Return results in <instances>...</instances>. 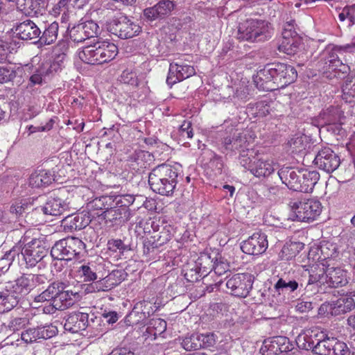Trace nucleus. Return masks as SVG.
I'll return each mask as SVG.
<instances>
[{
    "instance_id": "nucleus-36",
    "label": "nucleus",
    "mask_w": 355,
    "mask_h": 355,
    "mask_svg": "<svg viewBox=\"0 0 355 355\" xmlns=\"http://www.w3.org/2000/svg\"><path fill=\"white\" fill-rule=\"evenodd\" d=\"M17 8L26 15L33 16L40 12V0H16Z\"/></svg>"
},
{
    "instance_id": "nucleus-2",
    "label": "nucleus",
    "mask_w": 355,
    "mask_h": 355,
    "mask_svg": "<svg viewBox=\"0 0 355 355\" xmlns=\"http://www.w3.org/2000/svg\"><path fill=\"white\" fill-rule=\"evenodd\" d=\"M312 267L315 275H312V291L317 290L318 293H327L328 288L344 286L349 279V273L341 267L324 268V264L316 263Z\"/></svg>"
},
{
    "instance_id": "nucleus-53",
    "label": "nucleus",
    "mask_w": 355,
    "mask_h": 355,
    "mask_svg": "<svg viewBox=\"0 0 355 355\" xmlns=\"http://www.w3.org/2000/svg\"><path fill=\"white\" fill-rule=\"evenodd\" d=\"M240 153L239 155V162L240 164L245 167V168H248L250 170V167L252 166V157L254 155V152L252 148H249L248 150H242Z\"/></svg>"
},
{
    "instance_id": "nucleus-27",
    "label": "nucleus",
    "mask_w": 355,
    "mask_h": 355,
    "mask_svg": "<svg viewBox=\"0 0 355 355\" xmlns=\"http://www.w3.org/2000/svg\"><path fill=\"white\" fill-rule=\"evenodd\" d=\"M89 223V216L83 213L67 215L63 220L64 227L70 230H82L87 227Z\"/></svg>"
},
{
    "instance_id": "nucleus-3",
    "label": "nucleus",
    "mask_w": 355,
    "mask_h": 355,
    "mask_svg": "<svg viewBox=\"0 0 355 355\" xmlns=\"http://www.w3.org/2000/svg\"><path fill=\"white\" fill-rule=\"evenodd\" d=\"M180 173L178 165L162 164L155 167L149 174L148 183L150 189L162 196H171L178 183Z\"/></svg>"
},
{
    "instance_id": "nucleus-22",
    "label": "nucleus",
    "mask_w": 355,
    "mask_h": 355,
    "mask_svg": "<svg viewBox=\"0 0 355 355\" xmlns=\"http://www.w3.org/2000/svg\"><path fill=\"white\" fill-rule=\"evenodd\" d=\"M322 118L325 120L324 123L329 125L328 130H331L338 135L343 134L341 124L344 116L339 108L333 107L328 108L322 113Z\"/></svg>"
},
{
    "instance_id": "nucleus-58",
    "label": "nucleus",
    "mask_w": 355,
    "mask_h": 355,
    "mask_svg": "<svg viewBox=\"0 0 355 355\" xmlns=\"http://www.w3.org/2000/svg\"><path fill=\"white\" fill-rule=\"evenodd\" d=\"M107 248L110 251L123 253L127 248L121 239H112L107 242Z\"/></svg>"
},
{
    "instance_id": "nucleus-51",
    "label": "nucleus",
    "mask_w": 355,
    "mask_h": 355,
    "mask_svg": "<svg viewBox=\"0 0 355 355\" xmlns=\"http://www.w3.org/2000/svg\"><path fill=\"white\" fill-rule=\"evenodd\" d=\"M67 285L65 283L60 282H54L51 284L45 291L51 298V302H53L55 298L58 295L59 292H61L62 289H65Z\"/></svg>"
},
{
    "instance_id": "nucleus-43",
    "label": "nucleus",
    "mask_w": 355,
    "mask_h": 355,
    "mask_svg": "<svg viewBox=\"0 0 355 355\" xmlns=\"http://www.w3.org/2000/svg\"><path fill=\"white\" fill-rule=\"evenodd\" d=\"M182 347L187 351L196 350L200 348L198 334L186 336L182 341Z\"/></svg>"
},
{
    "instance_id": "nucleus-18",
    "label": "nucleus",
    "mask_w": 355,
    "mask_h": 355,
    "mask_svg": "<svg viewBox=\"0 0 355 355\" xmlns=\"http://www.w3.org/2000/svg\"><path fill=\"white\" fill-rule=\"evenodd\" d=\"M175 4L171 0H159L155 6L144 10V16L150 21L162 19L169 15L175 8Z\"/></svg>"
},
{
    "instance_id": "nucleus-50",
    "label": "nucleus",
    "mask_w": 355,
    "mask_h": 355,
    "mask_svg": "<svg viewBox=\"0 0 355 355\" xmlns=\"http://www.w3.org/2000/svg\"><path fill=\"white\" fill-rule=\"evenodd\" d=\"M296 344L300 349L309 351L311 347V332L309 329L298 335L296 338Z\"/></svg>"
},
{
    "instance_id": "nucleus-54",
    "label": "nucleus",
    "mask_w": 355,
    "mask_h": 355,
    "mask_svg": "<svg viewBox=\"0 0 355 355\" xmlns=\"http://www.w3.org/2000/svg\"><path fill=\"white\" fill-rule=\"evenodd\" d=\"M200 348L214 346L216 344V335L214 333L198 334Z\"/></svg>"
},
{
    "instance_id": "nucleus-46",
    "label": "nucleus",
    "mask_w": 355,
    "mask_h": 355,
    "mask_svg": "<svg viewBox=\"0 0 355 355\" xmlns=\"http://www.w3.org/2000/svg\"><path fill=\"white\" fill-rule=\"evenodd\" d=\"M112 196H101L94 199L91 205L94 209L107 211L112 206Z\"/></svg>"
},
{
    "instance_id": "nucleus-16",
    "label": "nucleus",
    "mask_w": 355,
    "mask_h": 355,
    "mask_svg": "<svg viewBox=\"0 0 355 355\" xmlns=\"http://www.w3.org/2000/svg\"><path fill=\"white\" fill-rule=\"evenodd\" d=\"M313 162L320 169L328 173L335 171L340 164L339 157L329 147L319 150Z\"/></svg>"
},
{
    "instance_id": "nucleus-11",
    "label": "nucleus",
    "mask_w": 355,
    "mask_h": 355,
    "mask_svg": "<svg viewBox=\"0 0 355 355\" xmlns=\"http://www.w3.org/2000/svg\"><path fill=\"white\" fill-rule=\"evenodd\" d=\"M252 277L248 273L234 275L226 282V286L231 294L239 297H247L252 288Z\"/></svg>"
},
{
    "instance_id": "nucleus-21",
    "label": "nucleus",
    "mask_w": 355,
    "mask_h": 355,
    "mask_svg": "<svg viewBox=\"0 0 355 355\" xmlns=\"http://www.w3.org/2000/svg\"><path fill=\"white\" fill-rule=\"evenodd\" d=\"M334 338H327L323 332L314 334L312 338V355H331Z\"/></svg>"
},
{
    "instance_id": "nucleus-63",
    "label": "nucleus",
    "mask_w": 355,
    "mask_h": 355,
    "mask_svg": "<svg viewBox=\"0 0 355 355\" xmlns=\"http://www.w3.org/2000/svg\"><path fill=\"white\" fill-rule=\"evenodd\" d=\"M318 314L321 316L328 314L334 315L332 302H325L322 304L318 309Z\"/></svg>"
},
{
    "instance_id": "nucleus-14",
    "label": "nucleus",
    "mask_w": 355,
    "mask_h": 355,
    "mask_svg": "<svg viewBox=\"0 0 355 355\" xmlns=\"http://www.w3.org/2000/svg\"><path fill=\"white\" fill-rule=\"evenodd\" d=\"M196 73L193 67L184 63L182 60L170 64L166 83L172 86L181 82Z\"/></svg>"
},
{
    "instance_id": "nucleus-64",
    "label": "nucleus",
    "mask_w": 355,
    "mask_h": 355,
    "mask_svg": "<svg viewBox=\"0 0 355 355\" xmlns=\"http://www.w3.org/2000/svg\"><path fill=\"white\" fill-rule=\"evenodd\" d=\"M26 322V318H16L12 320L10 322V327L13 331H17L23 327Z\"/></svg>"
},
{
    "instance_id": "nucleus-39",
    "label": "nucleus",
    "mask_w": 355,
    "mask_h": 355,
    "mask_svg": "<svg viewBox=\"0 0 355 355\" xmlns=\"http://www.w3.org/2000/svg\"><path fill=\"white\" fill-rule=\"evenodd\" d=\"M302 248V244L301 243L291 242L286 243L279 253V257L282 259L290 260L297 254Z\"/></svg>"
},
{
    "instance_id": "nucleus-1",
    "label": "nucleus",
    "mask_w": 355,
    "mask_h": 355,
    "mask_svg": "<svg viewBox=\"0 0 355 355\" xmlns=\"http://www.w3.org/2000/svg\"><path fill=\"white\" fill-rule=\"evenodd\" d=\"M295 69L284 63H273L266 65L257 72L254 78L257 87L263 89L274 90L284 88L297 78Z\"/></svg>"
},
{
    "instance_id": "nucleus-47",
    "label": "nucleus",
    "mask_w": 355,
    "mask_h": 355,
    "mask_svg": "<svg viewBox=\"0 0 355 355\" xmlns=\"http://www.w3.org/2000/svg\"><path fill=\"white\" fill-rule=\"evenodd\" d=\"M68 31L71 40L75 42H82L87 40L80 23L71 28L69 27Z\"/></svg>"
},
{
    "instance_id": "nucleus-31",
    "label": "nucleus",
    "mask_w": 355,
    "mask_h": 355,
    "mask_svg": "<svg viewBox=\"0 0 355 355\" xmlns=\"http://www.w3.org/2000/svg\"><path fill=\"white\" fill-rule=\"evenodd\" d=\"M101 215L106 220L110 222L119 221V223L125 222L131 217L130 211H126L124 209H121V208L114 205L110 206L109 209L103 211Z\"/></svg>"
},
{
    "instance_id": "nucleus-6",
    "label": "nucleus",
    "mask_w": 355,
    "mask_h": 355,
    "mask_svg": "<svg viewBox=\"0 0 355 355\" xmlns=\"http://www.w3.org/2000/svg\"><path fill=\"white\" fill-rule=\"evenodd\" d=\"M270 27L268 21L249 19L239 25L237 37L240 40L260 42L270 37Z\"/></svg>"
},
{
    "instance_id": "nucleus-61",
    "label": "nucleus",
    "mask_w": 355,
    "mask_h": 355,
    "mask_svg": "<svg viewBox=\"0 0 355 355\" xmlns=\"http://www.w3.org/2000/svg\"><path fill=\"white\" fill-rule=\"evenodd\" d=\"M352 6L349 7H345L341 12L338 15V19L340 21H344L347 18L354 23L355 22V15L354 13H352Z\"/></svg>"
},
{
    "instance_id": "nucleus-26",
    "label": "nucleus",
    "mask_w": 355,
    "mask_h": 355,
    "mask_svg": "<svg viewBox=\"0 0 355 355\" xmlns=\"http://www.w3.org/2000/svg\"><path fill=\"white\" fill-rule=\"evenodd\" d=\"M289 218L292 220L309 222L311 218V202H295L292 206Z\"/></svg>"
},
{
    "instance_id": "nucleus-15",
    "label": "nucleus",
    "mask_w": 355,
    "mask_h": 355,
    "mask_svg": "<svg viewBox=\"0 0 355 355\" xmlns=\"http://www.w3.org/2000/svg\"><path fill=\"white\" fill-rule=\"evenodd\" d=\"M268 247L267 236L262 232H256L242 242L241 249L245 254L259 255L265 252Z\"/></svg>"
},
{
    "instance_id": "nucleus-35",
    "label": "nucleus",
    "mask_w": 355,
    "mask_h": 355,
    "mask_svg": "<svg viewBox=\"0 0 355 355\" xmlns=\"http://www.w3.org/2000/svg\"><path fill=\"white\" fill-rule=\"evenodd\" d=\"M17 304V296L12 295L6 286V289L0 291V313L12 309Z\"/></svg>"
},
{
    "instance_id": "nucleus-38",
    "label": "nucleus",
    "mask_w": 355,
    "mask_h": 355,
    "mask_svg": "<svg viewBox=\"0 0 355 355\" xmlns=\"http://www.w3.org/2000/svg\"><path fill=\"white\" fill-rule=\"evenodd\" d=\"M213 260L210 255L207 253H202L200 255L196 263L198 270V272L201 273L200 276H206L208 274V271L213 269Z\"/></svg>"
},
{
    "instance_id": "nucleus-7",
    "label": "nucleus",
    "mask_w": 355,
    "mask_h": 355,
    "mask_svg": "<svg viewBox=\"0 0 355 355\" xmlns=\"http://www.w3.org/2000/svg\"><path fill=\"white\" fill-rule=\"evenodd\" d=\"M354 53L355 44H347L344 46L329 45L323 51V55L325 58V64L329 70H338L346 73L348 67L344 64L340 60V56L344 53Z\"/></svg>"
},
{
    "instance_id": "nucleus-33",
    "label": "nucleus",
    "mask_w": 355,
    "mask_h": 355,
    "mask_svg": "<svg viewBox=\"0 0 355 355\" xmlns=\"http://www.w3.org/2000/svg\"><path fill=\"white\" fill-rule=\"evenodd\" d=\"M273 162L272 160H263L261 159L254 161L250 171L256 177H266L274 172Z\"/></svg>"
},
{
    "instance_id": "nucleus-4",
    "label": "nucleus",
    "mask_w": 355,
    "mask_h": 355,
    "mask_svg": "<svg viewBox=\"0 0 355 355\" xmlns=\"http://www.w3.org/2000/svg\"><path fill=\"white\" fill-rule=\"evenodd\" d=\"M46 250L40 240L32 239L29 241L26 236H24L17 245L4 254L0 262L6 261L10 266L15 257H19L21 254L26 265L33 267L46 256Z\"/></svg>"
},
{
    "instance_id": "nucleus-59",
    "label": "nucleus",
    "mask_w": 355,
    "mask_h": 355,
    "mask_svg": "<svg viewBox=\"0 0 355 355\" xmlns=\"http://www.w3.org/2000/svg\"><path fill=\"white\" fill-rule=\"evenodd\" d=\"M180 135L183 138L191 139L193 136V129L191 128V122L184 121L179 129Z\"/></svg>"
},
{
    "instance_id": "nucleus-10",
    "label": "nucleus",
    "mask_w": 355,
    "mask_h": 355,
    "mask_svg": "<svg viewBox=\"0 0 355 355\" xmlns=\"http://www.w3.org/2000/svg\"><path fill=\"white\" fill-rule=\"evenodd\" d=\"M65 57V54L62 53L59 55L53 63L44 62L39 65V67L33 71V74L30 76L27 88H32L35 85H42L43 80L46 77L52 75L54 72H56L61 69V62H63Z\"/></svg>"
},
{
    "instance_id": "nucleus-13",
    "label": "nucleus",
    "mask_w": 355,
    "mask_h": 355,
    "mask_svg": "<svg viewBox=\"0 0 355 355\" xmlns=\"http://www.w3.org/2000/svg\"><path fill=\"white\" fill-rule=\"evenodd\" d=\"M78 297V292L62 289L61 292H59L53 302H51L43 307V312L46 314H52L57 310L67 309L74 304L75 300Z\"/></svg>"
},
{
    "instance_id": "nucleus-37",
    "label": "nucleus",
    "mask_w": 355,
    "mask_h": 355,
    "mask_svg": "<svg viewBox=\"0 0 355 355\" xmlns=\"http://www.w3.org/2000/svg\"><path fill=\"white\" fill-rule=\"evenodd\" d=\"M335 252V247L332 243L322 241L320 242V245H318L315 251H314V257L318 256L317 258L318 260H325L331 257Z\"/></svg>"
},
{
    "instance_id": "nucleus-17",
    "label": "nucleus",
    "mask_w": 355,
    "mask_h": 355,
    "mask_svg": "<svg viewBox=\"0 0 355 355\" xmlns=\"http://www.w3.org/2000/svg\"><path fill=\"white\" fill-rule=\"evenodd\" d=\"M57 327L52 324H45L37 328H30L21 333V339L26 343L35 342L39 339H48L55 336Z\"/></svg>"
},
{
    "instance_id": "nucleus-62",
    "label": "nucleus",
    "mask_w": 355,
    "mask_h": 355,
    "mask_svg": "<svg viewBox=\"0 0 355 355\" xmlns=\"http://www.w3.org/2000/svg\"><path fill=\"white\" fill-rule=\"evenodd\" d=\"M322 209L321 202L318 200L312 199V221L320 215Z\"/></svg>"
},
{
    "instance_id": "nucleus-5",
    "label": "nucleus",
    "mask_w": 355,
    "mask_h": 355,
    "mask_svg": "<svg viewBox=\"0 0 355 355\" xmlns=\"http://www.w3.org/2000/svg\"><path fill=\"white\" fill-rule=\"evenodd\" d=\"M118 53L117 46L107 40H96L78 52L80 59L89 64H102L112 60Z\"/></svg>"
},
{
    "instance_id": "nucleus-48",
    "label": "nucleus",
    "mask_w": 355,
    "mask_h": 355,
    "mask_svg": "<svg viewBox=\"0 0 355 355\" xmlns=\"http://www.w3.org/2000/svg\"><path fill=\"white\" fill-rule=\"evenodd\" d=\"M298 287V284L295 281H288L280 278L277 283L275 284V289L277 292L280 293L285 291H288L290 292L295 291Z\"/></svg>"
},
{
    "instance_id": "nucleus-12",
    "label": "nucleus",
    "mask_w": 355,
    "mask_h": 355,
    "mask_svg": "<svg viewBox=\"0 0 355 355\" xmlns=\"http://www.w3.org/2000/svg\"><path fill=\"white\" fill-rule=\"evenodd\" d=\"M300 39L294 29L293 22H287L282 31V40L279 51L287 55L295 54L299 47Z\"/></svg>"
},
{
    "instance_id": "nucleus-9",
    "label": "nucleus",
    "mask_w": 355,
    "mask_h": 355,
    "mask_svg": "<svg viewBox=\"0 0 355 355\" xmlns=\"http://www.w3.org/2000/svg\"><path fill=\"white\" fill-rule=\"evenodd\" d=\"M254 138V134L248 130L235 134L232 137L224 138L221 152L228 154L235 150L241 152L243 149L249 150Z\"/></svg>"
},
{
    "instance_id": "nucleus-45",
    "label": "nucleus",
    "mask_w": 355,
    "mask_h": 355,
    "mask_svg": "<svg viewBox=\"0 0 355 355\" xmlns=\"http://www.w3.org/2000/svg\"><path fill=\"white\" fill-rule=\"evenodd\" d=\"M69 249L71 250L73 258L80 254L85 249V243L78 238L68 237L67 238Z\"/></svg>"
},
{
    "instance_id": "nucleus-30",
    "label": "nucleus",
    "mask_w": 355,
    "mask_h": 355,
    "mask_svg": "<svg viewBox=\"0 0 355 355\" xmlns=\"http://www.w3.org/2000/svg\"><path fill=\"white\" fill-rule=\"evenodd\" d=\"M69 209L68 205L60 198H49L42 209L45 214L59 216Z\"/></svg>"
},
{
    "instance_id": "nucleus-25",
    "label": "nucleus",
    "mask_w": 355,
    "mask_h": 355,
    "mask_svg": "<svg viewBox=\"0 0 355 355\" xmlns=\"http://www.w3.org/2000/svg\"><path fill=\"white\" fill-rule=\"evenodd\" d=\"M72 250L69 249L68 242L66 239L57 241L52 247L51 254L54 259L62 261H69L73 259Z\"/></svg>"
},
{
    "instance_id": "nucleus-56",
    "label": "nucleus",
    "mask_w": 355,
    "mask_h": 355,
    "mask_svg": "<svg viewBox=\"0 0 355 355\" xmlns=\"http://www.w3.org/2000/svg\"><path fill=\"white\" fill-rule=\"evenodd\" d=\"M332 345L331 354L334 355H351V352L345 343L338 341L334 338Z\"/></svg>"
},
{
    "instance_id": "nucleus-40",
    "label": "nucleus",
    "mask_w": 355,
    "mask_h": 355,
    "mask_svg": "<svg viewBox=\"0 0 355 355\" xmlns=\"http://www.w3.org/2000/svg\"><path fill=\"white\" fill-rule=\"evenodd\" d=\"M59 26L57 22H53L44 30L40 41L42 44H51L54 42L58 37Z\"/></svg>"
},
{
    "instance_id": "nucleus-29",
    "label": "nucleus",
    "mask_w": 355,
    "mask_h": 355,
    "mask_svg": "<svg viewBox=\"0 0 355 355\" xmlns=\"http://www.w3.org/2000/svg\"><path fill=\"white\" fill-rule=\"evenodd\" d=\"M166 329V322L161 318H153L150 320L144 336L146 339L155 340L158 336L162 335Z\"/></svg>"
},
{
    "instance_id": "nucleus-41",
    "label": "nucleus",
    "mask_w": 355,
    "mask_h": 355,
    "mask_svg": "<svg viewBox=\"0 0 355 355\" xmlns=\"http://www.w3.org/2000/svg\"><path fill=\"white\" fill-rule=\"evenodd\" d=\"M135 200L134 196L130 194L112 196V205L116 206L121 209L130 211L128 207L134 202Z\"/></svg>"
},
{
    "instance_id": "nucleus-49",
    "label": "nucleus",
    "mask_w": 355,
    "mask_h": 355,
    "mask_svg": "<svg viewBox=\"0 0 355 355\" xmlns=\"http://www.w3.org/2000/svg\"><path fill=\"white\" fill-rule=\"evenodd\" d=\"M87 39L96 37L99 33L98 25L93 21L80 23Z\"/></svg>"
},
{
    "instance_id": "nucleus-55",
    "label": "nucleus",
    "mask_w": 355,
    "mask_h": 355,
    "mask_svg": "<svg viewBox=\"0 0 355 355\" xmlns=\"http://www.w3.org/2000/svg\"><path fill=\"white\" fill-rule=\"evenodd\" d=\"M277 342L276 341V336L272 337L271 338H269L268 340H266L263 342V345L261 348L263 351L266 349L268 353L267 355H277L280 354L279 351L278 350V346Z\"/></svg>"
},
{
    "instance_id": "nucleus-19",
    "label": "nucleus",
    "mask_w": 355,
    "mask_h": 355,
    "mask_svg": "<svg viewBox=\"0 0 355 355\" xmlns=\"http://www.w3.org/2000/svg\"><path fill=\"white\" fill-rule=\"evenodd\" d=\"M14 34L22 40H32L37 39L41 35V31L35 22L30 19L17 23L13 26Z\"/></svg>"
},
{
    "instance_id": "nucleus-28",
    "label": "nucleus",
    "mask_w": 355,
    "mask_h": 355,
    "mask_svg": "<svg viewBox=\"0 0 355 355\" xmlns=\"http://www.w3.org/2000/svg\"><path fill=\"white\" fill-rule=\"evenodd\" d=\"M103 268V266L101 264L96 265L89 263L82 265L78 269V272L84 277V280L86 282L94 281L97 279L101 280L103 276H104L101 270Z\"/></svg>"
},
{
    "instance_id": "nucleus-23",
    "label": "nucleus",
    "mask_w": 355,
    "mask_h": 355,
    "mask_svg": "<svg viewBox=\"0 0 355 355\" xmlns=\"http://www.w3.org/2000/svg\"><path fill=\"white\" fill-rule=\"evenodd\" d=\"M105 275V272H103ZM126 277V273L122 270H115L107 275L103 276L101 280L96 282L98 291H106L119 285Z\"/></svg>"
},
{
    "instance_id": "nucleus-57",
    "label": "nucleus",
    "mask_w": 355,
    "mask_h": 355,
    "mask_svg": "<svg viewBox=\"0 0 355 355\" xmlns=\"http://www.w3.org/2000/svg\"><path fill=\"white\" fill-rule=\"evenodd\" d=\"M276 341L277 342V346H278V350L280 353L292 350L293 345L288 338L285 336H276Z\"/></svg>"
},
{
    "instance_id": "nucleus-24",
    "label": "nucleus",
    "mask_w": 355,
    "mask_h": 355,
    "mask_svg": "<svg viewBox=\"0 0 355 355\" xmlns=\"http://www.w3.org/2000/svg\"><path fill=\"white\" fill-rule=\"evenodd\" d=\"M7 287L12 295L17 296V302L21 296L27 295L33 289L28 275L20 277Z\"/></svg>"
},
{
    "instance_id": "nucleus-20",
    "label": "nucleus",
    "mask_w": 355,
    "mask_h": 355,
    "mask_svg": "<svg viewBox=\"0 0 355 355\" xmlns=\"http://www.w3.org/2000/svg\"><path fill=\"white\" fill-rule=\"evenodd\" d=\"M89 325V315L85 313L75 312L67 318L64 328L66 331L76 334L85 330Z\"/></svg>"
},
{
    "instance_id": "nucleus-42",
    "label": "nucleus",
    "mask_w": 355,
    "mask_h": 355,
    "mask_svg": "<svg viewBox=\"0 0 355 355\" xmlns=\"http://www.w3.org/2000/svg\"><path fill=\"white\" fill-rule=\"evenodd\" d=\"M119 80L121 83L129 85L132 87H137L139 83L137 73L130 69L124 70L121 74Z\"/></svg>"
},
{
    "instance_id": "nucleus-44",
    "label": "nucleus",
    "mask_w": 355,
    "mask_h": 355,
    "mask_svg": "<svg viewBox=\"0 0 355 355\" xmlns=\"http://www.w3.org/2000/svg\"><path fill=\"white\" fill-rule=\"evenodd\" d=\"M278 175L282 182L287 186L292 184L297 179V173L292 168H282L278 171Z\"/></svg>"
},
{
    "instance_id": "nucleus-52",
    "label": "nucleus",
    "mask_w": 355,
    "mask_h": 355,
    "mask_svg": "<svg viewBox=\"0 0 355 355\" xmlns=\"http://www.w3.org/2000/svg\"><path fill=\"white\" fill-rule=\"evenodd\" d=\"M212 270L218 275H222L230 270V265L224 258L218 257L214 262Z\"/></svg>"
},
{
    "instance_id": "nucleus-34",
    "label": "nucleus",
    "mask_w": 355,
    "mask_h": 355,
    "mask_svg": "<svg viewBox=\"0 0 355 355\" xmlns=\"http://www.w3.org/2000/svg\"><path fill=\"white\" fill-rule=\"evenodd\" d=\"M332 305L333 314L336 315L352 310L355 307V302L352 297L345 295L332 302Z\"/></svg>"
},
{
    "instance_id": "nucleus-8",
    "label": "nucleus",
    "mask_w": 355,
    "mask_h": 355,
    "mask_svg": "<svg viewBox=\"0 0 355 355\" xmlns=\"http://www.w3.org/2000/svg\"><path fill=\"white\" fill-rule=\"evenodd\" d=\"M107 30L121 39L133 37L140 32V26L126 16L120 15L107 24Z\"/></svg>"
},
{
    "instance_id": "nucleus-32",
    "label": "nucleus",
    "mask_w": 355,
    "mask_h": 355,
    "mask_svg": "<svg viewBox=\"0 0 355 355\" xmlns=\"http://www.w3.org/2000/svg\"><path fill=\"white\" fill-rule=\"evenodd\" d=\"M51 181L52 175L49 172L40 170L31 173L28 178V185L31 188L39 189L48 186Z\"/></svg>"
},
{
    "instance_id": "nucleus-60",
    "label": "nucleus",
    "mask_w": 355,
    "mask_h": 355,
    "mask_svg": "<svg viewBox=\"0 0 355 355\" xmlns=\"http://www.w3.org/2000/svg\"><path fill=\"white\" fill-rule=\"evenodd\" d=\"M15 77V71L10 68L0 67V83H7Z\"/></svg>"
}]
</instances>
